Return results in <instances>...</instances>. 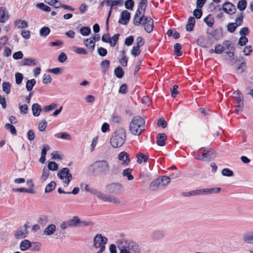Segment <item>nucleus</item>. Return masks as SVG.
Masks as SVG:
<instances>
[{
  "mask_svg": "<svg viewBox=\"0 0 253 253\" xmlns=\"http://www.w3.org/2000/svg\"><path fill=\"white\" fill-rule=\"evenodd\" d=\"M119 253H141L142 250L139 244L131 240L119 239L116 241Z\"/></svg>",
  "mask_w": 253,
  "mask_h": 253,
  "instance_id": "nucleus-1",
  "label": "nucleus"
},
{
  "mask_svg": "<svg viewBox=\"0 0 253 253\" xmlns=\"http://www.w3.org/2000/svg\"><path fill=\"white\" fill-rule=\"evenodd\" d=\"M89 168L94 170H97L104 175L110 173L117 174L118 173L116 166H114L112 169H111L110 165L106 160L96 161L89 166Z\"/></svg>",
  "mask_w": 253,
  "mask_h": 253,
  "instance_id": "nucleus-2",
  "label": "nucleus"
},
{
  "mask_svg": "<svg viewBox=\"0 0 253 253\" xmlns=\"http://www.w3.org/2000/svg\"><path fill=\"white\" fill-rule=\"evenodd\" d=\"M126 138V129L120 127L117 129L111 135L110 143L115 148L121 147L124 144Z\"/></svg>",
  "mask_w": 253,
  "mask_h": 253,
  "instance_id": "nucleus-3",
  "label": "nucleus"
},
{
  "mask_svg": "<svg viewBox=\"0 0 253 253\" xmlns=\"http://www.w3.org/2000/svg\"><path fill=\"white\" fill-rule=\"evenodd\" d=\"M144 120L140 116H136L132 118L129 127L131 134L139 135L144 129Z\"/></svg>",
  "mask_w": 253,
  "mask_h": 253,
  "instance_id": "nucleus-4",
  "label": "nucleus"
},
{
  "mask_svg": "<svg viewBox=\"0 0 253 253\" xmlns=\"http://www.w3.org/2000/svg\"><path fill=\"white\" fill-rule=\"evenodd\" d=\"M216 157V153L211 148H201L197 152L195 158L198 160L209 162L214 160Z\"/></svg>",
  "mask_w": 253,
  "mask_h": 253,
  "instance_id": "nucleus-5",
  "label": "nucleus"
},
{
  "mask_svg": "<svg viewBox=\"0 0 253 253\" xmlns=\"http://www.w3.org/2000/svg\"><path fill=\"white\" fill-rule=\"evenodd\" d=\"M88 192L95 195L99 199L103 201L112 203L115 204H119L121 203L120 200L117 197L112 195H107L100 191H98L93 188H90Z\"/></svg>",
  "mask_w": 253,
  "mask_h": 253,
  "instance_id": "nucleus-6",
  "label": "nucleus"
},
{
  "mask_svg": "<svg viewBox=\"0 0 253 253\" xmlns=\"http://www.w3.org/2000/svg\"><path fill=\"white\" fill-rule=\"evenodd\" d=\"M170 182L169 177L168 176H160L158 178L153 180L149 185V188L151 190L156 191L158 189L165 187Z\"/></svg>",
  "mask_w": 253,
  "mask_h": 253,
  "instance_id": "nucleus-7",
  "label": "nucleus"
},
{
  "mask_svg": "<svg viewBox=\"0 0 253 253\" xmlns=\"http://www.w3.org/2000/svg\"><path fill=\"white\" fill-rule=\"evenodd\" d=\"M93 246L99 250L96 253H101L105 249V245L107 244L108 239L101 234H96L93 239Z\"/></svg>",
  "mask_w": 253,
  "mask_h": 253,
  "instance_id": "nucleus-8",
  "label": "nucleus"
},
{
  "mask_svg": "<svg viewBox=\"0 0 253 253\" xmlns=\"http://www.w3.org/2000/svg\"><path fill=\"white\" fill-rule=\"evenodd\" d=\"M58 177L62 180L66 186L68 185L69 182L72 180L73 176L70 172V170L67 168H64L61 169L57 173Z\"/></svg>",
  "mask_w": 253,
  "mask_h": 253,
  "instance_id": "nucleus-9",
  "label": "nucleus"
},
{
  "mask_svg": "<svg viewBox=\"0 0 253 253\" xmlns=\"http://www.w3.org/2000/svg\"><path fill=\"white\" fill-rule=\"evenodd\" d=\"M107 189L111 193L118 194L124 191L123 185L119 182H113L106 186Z\"/></svg>",
  "mask_w": 253,
  "mask_h": 253,
  "instance_id": "nucleus-10",
  "label": "nucleus"
},
{
  "mask_svg": "<svg viewBox=\"0 0 253 253\" xmlns=\"http://www.w3.org/2000/svg\"><path fill=\"white\" fill-rule=\"evenodd\" d=\"M79 217L75 216L72 219L61 224V229L65 230L71 227H78Z\"/></svg>",
  "mask_w": 253,
  "mask_h": 253,
  "instance_id": "nucleus-11",
  "label": "nucleus"
},
{
  "mask_svg": "<svg viewBox=\"0 0 253 253\" xmlns=\"http://www.w3.org/2000/svg\"><path fill=\"white\" fill-rule=\"evenodd\" d=\"M142 24L145 31L147 33H151L153 29V20L149 16H145Z\"/></svg>",
  "mask_w": 253,
  "mask_h": 253,
  "instance_id": "nucleus-12",
  "label": "nucleus"
},
{
  "mask_svg": "<svg viewBox=\"0 0 253 253\" xmlns=\"http://www.w3.org/2000/svg\"><path fill=\"white\" fill-rule=\"evenodd\" d=\"M145 16L142 12H140L139 10H136L133 19L134 25L138 26L142 24Z\"/></svg>",
  "mask_w": 253,
  "mask_h": 253,
  "instance_id": "nucleus-13",
  "label": "nucleus"
},
{
  "mask_svg": "<svg viewBox=\"0 0 253 253\" xmlns=\"http://www.w3.org/2000/svg\"><path fill=\"white\" fill-rule=\"evenodd\" d=\"M130 13L127 10H124L121 14V18L118 22L123 25H126L129 21Z\"/></svg>",
  "mask_w": 253,
  "mask_h": 253,
  "instance_id": "nucleus-14",
  "label": "nucleus"
},
{
  "mask_svg": "<svg viewBox=\"0 0 253 253\" xmlns=\"http://www.w3.org/2000/svg\"><path fill=\"white\" fill-rule=\"evenodd\" d=\"M223 10L229 14H234L236 10L235 6L230 2H226L223 5Z\"/></svg>",
  "mask_w": 253,
  "mask_h": 253,
  "instance_id": "nucleus-15",
  "label": "nucleus"
},
{
  "mask_svg": "<svg viewBox=\"0 0 253 253\" xmlns=\"http://www.w3.org/2000/svg\"><path fill=\"white\" fill-rule=\"evenodd\" d=\"M118 159L122 161V164L123 165H127L130 162L129 155L125 151L121 152L119 154L118 156Z\"/></svg>",
  "mask_w": 253,
  "mask_h": 253,
  "instance_id": "nucleus-16",
  "label": "nucleus"
},
{
  "mask_svg": "<svg viewBox=\"0 0 253 253\" xmlns=\"http://www.w3.org/2000/svg\"><path fill=\"white\" fill-rule=\"evenodd\" d=\"M27 234V230H25V228H22L21 227L15 231V236L16 238L20 239L25 238Z\"/></svg>",
  "mask_w": 253,
  "mask_h": 253,
  "instance_id": "nucleus-17",
  "label": "nucleus"
},
{
  "mask_svg": "<svg viewBox=\"0 0 253 253\" xmlns=\"http://www.w3.org/2000/svg\"><path fill=\"white\" fill-rule=\"evenodd\" d=\"M8 18V12L4 7H0V22L4 23Z\"/></svg>",
  "mask_w": 253,
  "mask_h": 253,
  "instance_id": "nucleus-18",
  "label": "nucleus"
},
{
  "mask_svg": "<svg viewBox=\"0 0 253 253\" xmlns=\"http://www.w3.org/2000/svg\"><path fill=\"white\" fill-rule=\"evenodd\" d=\"M32 110L33 115L35 117H38L40 115L42 109L38 103H34L32 105Z\"/></svg>",
  "mask_w": 253,
  "mask_h": 253,
  "instance_id": "nucleus-19",
  "label": "nucleus"
},
{
  "mask_svg": "<svg viewBox=\"0 0 253 253\" xmlns=\"http://www.w3.org/2000/svg\"><path fill=\"white\" fill-rule=\"evenodd\" d=\"M21 65L30 66L31 65H36L37 64L36 60L33 58H25L20 62Z\"/></svg>",
  "mask_w": 253,
  "mask_h": 253,
  "instance_id": "nucleus-20",
  "label": "nucleus"
},
{
  "mask_svg": "<svg viewBox=\"0 0 253 253\" xmlns=\"http://www.w3.org/2000/svg\"><path fill=\"white\" fill-rule=\"evenodd\" d=\"M157 143L159 146H163L165 145L167 136L165 133H159L157 137Z\"/></svg>",
  "mask_w": 253,
  "mask_h": 253,
  "instance_id": "nucleus-21",
  "label": "nucleus"
},
{
  "mask_svg": "<svg viewBox=\"0 0 253 253\" xmlns=\"http://www.w3.org/2000/svg\"><path fill=\"white\" fill-rule=\"evenodd\" d=\"M56 230V226L54 224H50L46 227L43 231V233L46 235H52Z\"/></svg>",
  "mask_w": 253,
  "mask_h": 253,
  "instance_id": "nucleus-22",
  "label": "nucleus"
},
{
  "mask_svg": "<svg viewBox=\"0 0 253 253\" xmlns=\"http://www.w3.org/2000/svg\"><path fill=\"white\" fill-rule=\"evenodd\" d=\"M84 45L91 51L94 49L95 42H93L91 38L84 39Z\"/></svg>",
  "mask_w": 253,
  "mask_h": 253,
  "instance_id": "nucleus-23",
  "label": "nucleus"
},
{
  "mask_svg": "<svg viewBox=\"0 0 253 253\" xmlns=\"http://www.w3.org/2000/svg\"><path fill=\"white\" fill-rule=\"evenodd\" d=\"M195 24V19L193 17H190L188 20L186 26V30L188 31H191L193 30L194 26Z\"/></svg>",
  "mask_w": 253,
  "mask_h": 253,
  "instance_id": "nucleus-24",
  "label": "nucleus"
},
{
  "mask_svg": "<svg viewBox=\"0 0 253 253\" xmlns=\"http://www.w3.org/2000/svg\"><path fill=\"white\" fill-rule=\"evenodd\" d=\"M31 246V242L28 240H24L20 244V248L21 251H26Z\"/></svg>",
  "mask_w": 253,
  "mask_h": 253,
  "instance_id": "nucleus-25",
  "label": "nucleus"
},
{
  "mask_svg": "<svg viewBox=\"0 0 253 253\" xmlns=\"http://www.w3.org/2000/svg\"><path fill=\"white\" fill-rule=\"evenodd\" d=\"M243 240L247 243L253 244V231L245 233L243 235Z\"/></svg>",
  "mask_w": 253,
  "mask_h": 253,
  "instance_id": "nucleus-26",
  "label": "nucleus"
},
{
  "mask_svg": "<svg viewBox=\"0 0 253 253\" xmlns=\"http://www.w3.org/2000/svg\"><path fill=\"white\" fill-rule=\"evenodd\" d=\"M147 0H140L139 4L137 10H139L144 14L146 8L147 6Z\"/></svg>",
  "mask_w": 253,
  "mask_h": 253,
  "instance_id": "nucleus-27",
  "label": "nucleus"
},
{
  "mask_svg": "<svg viewBox=\"0 0 253 253\" xmlns=\"http://www.w3.org/2000/svg\"><path fill=\"white\" fill-rule=\"evenodd\" d=\"M13 191L18 192H25L31 194H35L36 193L35 190L34 188H20L17 189H14Z\"/></svg>",
  "mask_w": 253,
  "mask_h": 253,
  "instance_id": "nucleus-28",
  "label": "nucleus"
},
{
  "mask_svg": "<svg viewBox=\"0 0 253 253\" xmlns=\"http://www.w3.org/2000/svg\"><path fill=\"white\" fill-rule=\"evenodd\" d=\"M131 171L132 169L130 168L126 169L123 170L122 175L123 176L127 177L128 180H132L134 179V177L131 174Z\"/></svg>",
  "mask_w": 253,
  "mask_h": 253,
  "instance_id": "nucleus-29",
  "label": "nucleus"
},
{
  "mask_svg": "<svg viewBox=\"0 0 253 253\" xmlns=\"http://www.w3.org/2000/svg\"><path fill=\"white\" fill-rule=\"evenodd\" d=\"M136 157L137 162L139 164H141L143 161L146 162L149 158L148 156H146L142 153H138Z\"/></svg>",
  "mask_w": 253,
  "mask_h": 253,
  "instance_id": "nucleus-30",
  "label": "nucleus"
},
{
  "mask_svg": "<svg viewBox=\"0 0 253 253\" xmlns=\"http://www.w3.org/2000/svg\"><path fill=\"white\" fill-rule=\"evenodd\" d=\"M153 237L156 240L161 239L165 237V233L163 231L156 230L153 232Z\"/></svg>",
  "mask_w": 253,
  "mask_h": 253,
  "instance_id": "nucleus-31",
  "label": "nucleus"
},
{
  "mask_svg": "<svg viewBox=\"0 0 253 253\" xmlns=\"http://www.w3.org/2000/svg\"><path fill=\"white\" fill-rule=\"evenodd\" d=\"M55 137L56 138H61L65 140H70L71 137L70 135L67 132H60L55 134Z\"/></svg>",
  "mask_w": 253,
  "mask_h": 253,
  "instance_id": "nucleus-32",
  "label": "nucleus"
},
{
  "mask_svg": "<svg viewBox=\"0 0 253 253\" xmlns=\"http://www.w3.org/2000/svg\"><path fill=\"white\" fill-rule=\"evenodd\" d=\"M36 83V81L35 79L28 80L26 85V88L27 90L29 91H31Z\"/></svg>",
  "mask_w": 253,
  "mask_h": 253,
  "instance_id": "nucleus-33",
  "label": "nucleus"
},
{
  "mask_svg": "<svg viewBox=\"0 0 253 253\" xmlns=\"http://www.w3.org/2000/svg\"><path fill=\"white\" fill-rule=\"evenodd\" d=\"M233 97L237 100V102H243V95L239 90H236L233 93Z\"/></svg>",
  "mask_w": 253,
  "mask_h": 253,
  "instance_id": "nucleus-34",
  "label": "nucleus"
},
{
  "mask_svg": "<svg viewBox=\"0 0 253 253\" xmlns=\"http://www.w3.org/2000/svg\"><path fill=\"white\" fill-rule=\"evenodd\" d=\"M114 73L116 76L119 79L122 78L124 74V72L120 66H119L115 69Z\"/></svg>",
  "mask_w": 253,
  "mask_h": 253,
  "instance_id": "nucleus-35",
  "label": "nucleus"
},
{
  "mask_svg": "<svg viewBox=\"0 0 253 253\" xmlns=\"http://www.w3.org/2000/svg\"><path fill=\"white\" fill-rule=\"evenodd\" d=\"M101 67L103 72H106L110 66V61L108 60H104L101 62Z\"/></svg>",
  "mask_w": 253,
  "mask_h": 253,
  "instance_id": "nucleus-36",
  "label": "nucleus"
},
{
  "mask_svg": "<svg viewBox=\"0 0 253 253\" xmlns=\"http://www.w3.org/2000/svg\"><path fill=\"white\" fill-rule=\"evenodd\" d=\"M2 90L6 94H9L11 90V84L9 82H4L2 84Z\"/></svg>",
  "mask_w": 253,
  "mask_h": 253,
  "instance_id": "nucleus-37",
  "label": "nucleus"
},
{
  "mask_svg": "<svg viewBox=\"0 0 253 253\" xmlns=\"http://www.w3.org/2000/svg\"><path fill=\"white\" fill-rule=\"evenodd\" d=\"M80 32L83 36H86L90 34L91 29L88 27H83L80 29Z\"/></svg>",
  "mask_w": 253,
  "mask_h": 253,
  "instance_id": "nucleus-38",
  "label": "nucleus"
},
{
  "mask_svg": "<svg viewBox=\"0 0 253 253\" xmlns=\"http://www.w3.org/2000/svg\"><path fill=\"white\" fill-rule=\"evenodd\" d=\"M47 126V123L45 120H42L40 122L38 125V129L41 131H44Z\"/></svg>",
  "mask_w": 253,
  "mask_h": 253,
  "instance_id": "nucleus-39",
  "label": "nucleus"
},
{
  "mask_svg": "<svg viewBox=\"0 0 253 253\" xmlns=\"http://www.w3.org/2000/svg\"><path fill=\"white\" fill-rule=\"evenodd\" d=\"M56 183L54 181H51L48 183L45 189V193H48L52 191L55 187Z\"/></svg>",
  "mask_w": 253,
  "mask_h": 253,
  "instance_id": "nucleus-40",
  "label": "nucleus"
},
{
  "mask_svg": "<svg viewBox=\"0 0 253 253\" xmlns=\"http://www.w3.org/2000/svg\"><path fill=\"white\" fill-rule=\"evenodd\" d=\"M247 1L245 0H240L238 1L237 4V8L241 11L245 9L247 6Z\"/></svg>",
  "mask_w": 253,
  "mask_h": 253,
  "instance_id": "nucleus-41",
  "label": "nucleus"
},
{
  "mask_svg": "<svg viewBox=\"0 0 253 253\" xmlns=\"http://www.w3.org/2000/svg\"><path fill=\"white\" fill-rule=\"evenodd\" d=\"M36 7L42 10L43 11L46 12L50 11L51 10V8L49 6L44 4L43 3H37L36 4Z\"/></svg>",
  "mask_w": 253,
  "mask_h": 253,
  "instance_id": "nucleus-42",
  "label": "nucleus"
},
{
  "mask_svg": "<svg viewBox=\"0 0 253 253\" xmlns=\"http://www.w3.org/2000/svg\"><path fill=\"white\" fill-rule=\"evenodd\" d=\"M181 49V46L180 43H176L175 44L174 46V51L175 52V54L178 56H180L182 55Z\"/></svg>",
  "mask_w": 253,
  "mask_h": 253,
  "instance_id": "nucleus-43",
  "label": "nucleus"
},
{
  "mask_svg": "<svg viewBox=\"0 0 253 253\" xmlns=\"http://www.w3.org/2000/svg\"><path fill=\"white\" fill-rule=\"evenodd\" d=\"M15 23L18 28H23L28 26L27 23L24 20H18L15 21Z\"/></svg>",
  "mask_w": 253,
  "mask_h": 253,
  "instance_id": "nucleus-44",
  "label": "nucleus"
},
{
  "mask_svg": "<svg viewBox=\"0 0 253 253\" xmlns=\"http://www.w3.org/2000/svg\"><path fill=\"white\" fill-rule=\"evenodd\" d=\"M92 223L86 220H81L79 218L78 227H84L92 225Z\"/></svg>",
  "mask_w": 253,
  "mask_h": 253,
  "instance_id": "nucleus-45",
  "label": "nucleus"
},
{
  "mask_svg": "<svg viewBox=\"0 0 253 253\" xmlns=\"http://www.w3.org/2000/svg\"><path fill=\"white\" fill-rule=\"evenodd\" d=\"M58 169V165L55 162L51 161L48 164V169L50 170H57Z\"/></svg>",
  "mask_w": 253,
  "mask_h": 253,
  "instance_id": "nucleus-46",
  "label": "nucleus"
},
{
  "mask_svg": "<svg viewBox=\"0 0 253 253\" xmlns=\"http://www.w3.org/2000/svg\"><path fill=\"white\" fill-rule=\"evenodd\" d=\"M50 29L46 26L42 27L40 31V34L41 36L45 37L50 33Z\"/></svg>",
  "mask_w": 253,
  "mask_h": 253,
  "instance_id": "nucleus-47",
  "label": "nucleus"
},
{
  "mask_svg": "<svg viewBox=\"0 0 253 253\" xmlns=\"http://www.w3.org/2000/svg\"><path fill=\"white\" fill-rule=\"evenodd\" d=\"M225 49V48L224 46L220 44H218L215 45L214 51L215 53L221 54Z\"/></svg>",
  "mask_w": 253,
  "mask_h": 253,
  "instance_id": "nucleus-48",
  "label": "nucleus"
},
{
  "mask_svg": "<svg viewBox=\"0 0 253 253\" xmlns=\"http://www.w3.org/2000/svg\"><path fill=\"white\" fill-rule=\"evenodd\" d=\"M73 50L76 53L80 54L85 55L87 53L86 50L84 48L74 47Z\"/></svg>",
  "mask_w": 253,
  "mask_h": 253,
  "instance_id": "nucleus-49",
  "label": "nucleus"
},
{
  "mask_svg": "<svg viewBox=\"0 0 253 253\" xmlns=\"http://www.w3.org/2000/svg\"><path fill=\"white\" fill-rule=\"evenodd\" d=\"M120 36L119 34H117L114 35L111 38V42H109L111 44V45L112 46H114L117 44L119 38Z\"/></svg>",
  "mask_w": 253,
  "mask_h": 253,
  "instance_id": "nucleus-50",
  "label": "nucleus"
},
{
  "mask_svg": "<svg viewBox=\"0 0 253 253\" xmlns=\"http://www.w3.org/2000/svg\"><path fill=\"white\" fill-rule=\"evenodd\" d=\"M134 3L133 0H126L125 3V7L127 9H133Z\"/></svg>",
  "mask_w": 253,
  "mask_h": 253,
  "instance_id": "nucleus-51",
  "label": "nucleus"
},
{
  "mask_svg": "<svg viewBox=\"0 0 253 253\" xmlns=\"http://www.w3.org/2000/svg\"><path fill=\"white\" fill-rule=\"evenodd\" d=\"M238 26L235 23H230L227 26L228 31L232 33L235 31Z\"/></svg>",
  "mask_w": 253,
  "mask_h": 253,
  "instance_id": "nucleus-52",
  "label": "nucleus"
},
{
  "mask_svg": "<svg viewBox=\"0 0 253 253\" xmlns=\"http://www.w3.org/2000/svg\"><path fill=\"white\" fill-rule=\"evenodd\" d=\"M52 79L49 75L44 74L42 78V83L47 84L51 82Z\"/></svg>",
  "mask_w": 253,
  "mask_h": 253,
  "instance_id": "nucleus-53",
  "label": "nucleus"
},
{
  "mask_svg": "<svg viewBox=\"0 0 253 253\" xmlns=\"http://www.w3.org/2000/svg\"><path fill=\"white\" fill-rule=\"evenodd\" d=\"M15 82L17 84H20L23 79V76L21 73H17L15 74Z\"/></svg>",
  "mask_w": 253,
  "mask_h": 253,
  "instance_id": "nucleus-54",
  "label": "nucleus"
},
{
  "mask_svg": "<svg viewBox=\"0 0 253 253\" xmlns=\"http://www.w3.org/2000/svg\"><path fill=\"white\" fill-rule=\"evenodd\" d=\"M49 174V170L45 168H44L42 174V179L43 181H45L48 178Z\"/></svg>",
  "mask_w": 253,
  "mask_h": 253,
  "instance_id": "nucleus-55",
  "label": "nucleus"
},
{
  "mask_svg": "<svg viewBox=\"0 0 253 253\" xmlns=\"http://www.w3.org/2000/svg\"><path fill=\"white\" fill-rule=\"evenodd\" d=\"M5 127L7 130H9L12 134H15L16 133V130L13 125L10 124H6Z\"/></svg>",
  "mask_w": 253,
  "mask_h": 253,
  "instance_id": "nucleus-56",
  "label": "nucleus"
},
{
  "mask_svg": "<svg viewBox=\"0 0 253 253\" xmlns=\"http://www.w3.org/2000/svg\"><path fill=\"white\" fill-rule=\"evenodd\" d=\"M178 86L177 85H174L173 87L170 89L171 95L172 97H175L177 94H178L179 91L178 90Z\"/></svg>",
  "mask_w": 253,
  "mask_h": 253,
  "instance_id": "nucleus-57",
  "label": "nucleus"
},
{
  "mask_svg": "<svg viewBox=\"0 0 253 253\" xmlns=\"http://www.w3.org/2000/svg\"><path fill=\"white\" fill-rule=\"evenodd\" d=\"M41 244L38 242H32L31 243V248L33 251H39L41 249Z\"/></svg>",
  "mask_w": 253,
  "mask_h": 253,
  "instance_id": "nucleus-58",
  "label": "nucleus"
},
{
  "mask_svg": "<svg viewBox=\"0 0 253 253\" xmlns=\"http://www.w3.org/2000/svg\"><path fill=\"white\" fill-rule=\"evenodd\" d=\"M123 0H112L111 7L113 9V7L115 6H122L123 4Z\"/></svg>",
  "mask_w": 253,
  "mask_h": 253,
  "instance_id": "nucleus-59",
  "label": "nucleus"
},
{
  "mask_svg": "<svg viewBox=\"0 0 253 253\" xmlns=\"http://www.w3.org/2000/svg\"><path fill=\"white\" fill-rule=\"evenodd\" d=\"M139 48V46L134 45L131 51V54L134 56L138 55L140 53Z\"/></svg>",
  "mask_w": 253,
  "mask_h": 253,
  "instance_id": "nucleus-60",
  "label": "nucleus"
},
{
  "mask_svg": "<svg viewBox=\"0 0 253 253\" xmlns=\"http://www.w3.org/2000/svg\"><path fill=\"white\" fill-rule=\"evenodd\" d=\"M57 104L52 103L49 105L45 106L43 108V110L45 112H49L53 109L56 108Z\"/></svg>",
  "mask_w": 253,
  "mask_h": 253,
  "instance_id": "nucleus-61",
  "label": "nucleus"
},
{
  "mask_svg": "<svg viewBox=\"0 0 253 253\" xmlns=\"http://www.w3.org/2000/svg\"><path fill=\"white\" fill-rule=\"evenodd\" d=\"M128 58L126 56L121 55V58L119 59L120 63L123 66H127Z\"/></svg>",
  "mask_w": 253,
  "mask_h": 253,
  "instance_id": "nucleus-62",
  "label": "nucleus"
},
{
  "mask_svg": "<svg viewBox=\"0 0 253 253\" xmlns=\"http://www.w3.org/2000/svg\"><path fill=\"white\" fill-rule=\"evenodd\" d=\"M222 174L224 176H231L233 175V172L229 169L225 168L222 170Z\"/></svg>",
  "mask_w": 253,
  "mask_h": 253,
  "instance_id": "nucleus-63",
  "label": "nucleus"
},
{
  "mask_svg": "<svg viewBox=\"0 0 253 253\" xmlns=\"http://www.w3.org/2000/svg\"><path fill=\"white\" fill-rule=\"evenodd\" d=\"M204 22L209 27H211L213 24L214 20L212 18H210L209 16H207L204 19Z\"/></svg>",
  "mask_w": 253,
  "mask_h": 253,
  "instance_id": "nucleus-64",
  "label": "nucleus"
}]
</instances>
